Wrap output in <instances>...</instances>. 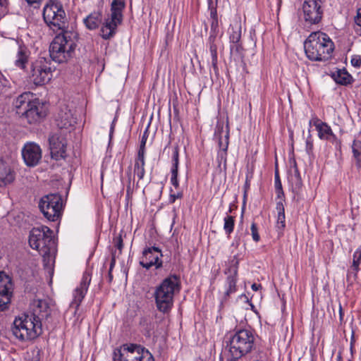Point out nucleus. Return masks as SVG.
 I'll use <instances>...</instances> for the list:
<instances>
[{
    "instance_id": "7",
    "label": "nucleus",
    "mask_w": 361,
    "mask_h": 361,
    "mask_svg": "<svg viewBox=\"0 0 361 361\" xmlns=\"http://www.w3.org/2000/svg\"><path fill=\"white\" fill-rule=\"evenodd\" d=\"M43 18L46 24L53 30H62L67 25V17L63 6L57 0H50L43 9Z\"/></svg>"
},
{
    "instance_id": "2",
    "label": "nucleus",
    "mask_w": 361,
    "mask_h": 361,
    "mask_svg": "<svg viewBox=\"0 0 361 361\" xmlns=\"http://www.w3.org/2000/svg\"><path fill=\"white\" fill-rule=\"evenodd\" d=\"M307 57L313 61H326L331 58L334 44L331 38L324 32H312L304 42Z\"/></svg>"
},
{
    "instance_id": "49",
    "label": "nucleus",
    "mask_w": 361,
    "mask_h": 361,
    "mask_svg": "<svg viewBox=\"0 0 361 361\" xmlns=\"http://www.w3.org/2000/svg\"><path fill=\"white\" fill-rule=\"evenodd\" d=\"M218 19L212 20L211 22V34L210 35H216V30L218 29Z\"/></svg>"
},
{
    "instance_id": "34",
    "label": "nucleus",
    "mask_w": 361,
    "mask_h": 361,
    "mask_svg": "<svg viewBox=\"0 0 361 361\" xmlns=\"http://www.w3.org/2000/svg\"><path fill=\"white\" fill-rule=\"evenodd\" d=\"M224 229L228 235L233 231L235 226V219L232 216L227 215L224 217Z\"/></svg>"
},
{
    "instance_id": "31",
    "label": "nucleus",
    "mask_w": 361,
    "mask_h": 361,
    "mask_svg": "<svg viewBox=\"0 0 361 361\" xmlns=\"http://www.w3.org/2000/svg\"><path fill=\"white\" fill-rule=\"evenodd\" d=\"M145 154H137L135 162L134 173L135 175H137L139 180H142L144 178L145 173Z\"/></svg>"
},
{
    "instance_id": "22",
    "label": "nucleus",
    "mask_w": 361,
    "mask_h": 361,
    "mask_svg": "<svg viewBox=\"0 0 361 361\" xmlns=\"http://www.w3.org/2000/svg\"><path fill=\"white\" fill-rule=\"evenodd\" d=\"M122 20L114 18L113 16L105 19L100 29V35L104 39H110L116 33L117 27L122 23Z\"/></svg>"
},
{
    "instance_id": "62",
    "label": "nucleus",
    "mask_w": 361,
    "mask_h": 361,
    "mask_svg": "<svg viewBox=\"0 0 361 361\" xmlns=\"http://www.w3.org/2000/svg\"><path fill=\"white\" fill-rule=\"evenodd\" d=\"M350 350L353 353V341L350 343Z\"/></svg>"
},
{
    "instance_id": "51",
    "label": "nucleus",
    "mask_w": 361,
    "mask_h": 361,
    "mask_svg": "<svg viewBox=\"0 0 361 361\" xmlns=\"http://www.w3.org/2000/svg\"><path fill=\"white\" fill-rule=\"evenodd\" d=\"M276 209L278 211V214L285 213L283 204L281 201H279L276 203Z\"/></svg>"
},
{
    "instance_id": "57",
    "label": "nucleus",
    "mask_w": 361,
    "mask_h": 361,
    "mask_svg": "<svg viewBox=\"0 0 361 361\" xmlns=\"http://www.w3.org/2000/svg\"><path fill=\"white\" fill-rule=\"evenodd\" d=\"M315 118H317V117H315V118H312L310 121V122H309V126H310V127H311V126H312V125H313V126H314V120Z\"/></svg>"
},
{
    "instance_id": "40",
    "label": "nucleus",
    "mask_w": 361,
    "mask_h": 361,
    "mask_svg": "<svg viewBox=\"0 0 361 361\" xmlns=\"http://www.w3.org/2000/svg\"><path fill=\"white\" fill-rule=\"evenodd\" d=\"M139 357L140 359H138V361H154L152 355L145 349H144V350L141 353V355H139Z\"/></svg>"
},
{
    "instance_id": "52",
    "label": "nucleus",
    "mask_w": 361,
    "mask_h": 361,
    "mask_svg": "<svg viewBox=\"0 0 361 361\" xmlns=\"http://www.w3.org/2000/svg\"><path fill=\"white\" fill-rule=\"evenodd\" d=\"M276 193L277 195L278 198L282 199L284 197V192L283 190V188H275Z\"/></svg>"
},
{
    "instance_id": "16",
    "label": "nucleus",
    "mask_w": 361,
    "mask_h": 361,
    "mask_svg": "<svg viewBox=\"0 0 361 361\" xmlns=\"http://www.w3.org/2000/svg\"><path fill=\"white\" fill-rule=\"evenodd\" d=\"M144 348L135 344L124 345L122 350L115 351L114 353V361H138L139 355L144 350Z\"/></svg>"
},
{
    "instance_id": "23",
    "label": "nucleus",
    "mask_w": 361,
    "mask_h": 361,
    "mask_svg": "<svg viewBox=\"0 0 361 361\" xmlns=\"http://www.w3.org/2000/svg\"><path fill=\"white\" fill-rule=\"evenodd\" d=\"M57 126L61 129H68L75 126L77 118L73 116L71 110L66 108L61 110L56 118Z\"/></svg>"
},
{
    "instance_id": "33",
    "label": "nucleus",
    "mask_w": 361,
    "mask_h": 361,
    "mask_svg": "<svg viewBox=\"0 0 361 361\" xmlns=\"http://www.w3.org/2000/svg\"><path fill=\"white\" fill-rule=\"evenodd\" d=\"M289 182L292 184V185L295 186V188H300L302 185V179L300 177V174L299 170L295 163L293 173H291L288 177Z\"/></svg>"
},
{
    "instance_id": "50",
    "label": "nucleus",
    "mask_w": 361,
    "mask_h": 361,
    "mask_svg": "<svg viewBox=\"0 0 361 361\" xmlns=\"http://www.w3.org/2000/svg\"><path fill=\"white\" fill-rule=\"evenodd\" d=\"M355 22L357 25L361 27V7L358 8L357 11V15L355 18Z\"/></svg>"
},
{
    "instance_id": "56",
    "label": "nucleus",
    "mask_w": 361,
    "mask_h": 361,
    "mask_svg": "<svg viewBox=\"0 0 361 361\" xmlns=\"http://www.w3.org/2000/svg\"><path fill=\"white\" fill-rule=\"evenodd\" d=\"M210 16H211L212 20H214V19H218L216 11H212L211 13H210Z\"/></svg>"
},
{
    "instance_id": "10",
    "label": "nucleus",
    "mask_w": 361,
    "mask_h": 361,
    "mask_svg": "<svg viewBox=\"0 0 361 361\" xmlns=\"http://www.w3.org/2000/svg\"><path fill=\"white\" fill-rule=\"evenodd\" d=\"M322 0H305L302 5L305 22L312 25L319 23L323 16Z\"/></svg>"
},
{
    "instance_id": "20",
    "label": "nucleus",
    "mask_w": 361,
    "mask_h": 361,
    "mask_svg": "<svg viewBox=\"0 0 361 361\" xmlns=\"http://www.w3.org/2000/svg\"><path fill=\"white\" fill-rule=\"evenodd\" d=\"M32 312L30 314L41 322L44 319H47L51 314L49 302L45 299L35 300L32 304Z\"/></svg>"
},
{
    "instance_id": "12",
    "label": "nucleus",
    "mask_w": 361,
    "mask_h": 361,
    "mask_svg": "<svg viewBox=\"0 0 361 361\" xmlns=\"http://www.w3.org/2000/svg\"><path fill=\"white\" fill-rule=\"evenodd\" d=\"M162 256L159 247L154 246L146 247L142 251L140 264L146 269H149L152 267H155L156 269H160L162 267V261L160 259Z\"/></svg>"
},
{
    "instance_id": "8",
    "label": "nucleus",
    "mask_w": 361,
    "mask_h": 361,
    "mask_svg": "<svg viewBox=\"0 0 361 361\" xmlns=\"http://www.w3.org/2000/svg\"><path fill=\"white\" fill-rule=\"evenodd\" d=\"M39 208L47 220L56 221L62 216V197L57 193L44 195L39 202Z\"/></svg>"
},
{
    "instance_id": "24",
    "label": "nucleus",
    "mask_w": 361,
    "mask_h": 361,
    "mask_svg": "<svg viewBox=\"0 0 361 361\" xmlns=\"http://www.w3.org/2000/svg\"><path fill=\"white\" fill-rule=\"evenodd\" d=\"M314 126L318 131V136L322 140H327L334 142L337 140L336 136L334 134L331 127L319 118L314 120Z\"/></svg>"
},
{
    "instance_id": "13",
    "label": "nucleus",
    "mask_w": 361,
    "mask_h": 361,
    "mask_svg": "<svg viewBox=\"0 0 361 361\" xmlns=\"http://www.w3.org/2000/svg\"><path fill=\"white\" fill-rule=\"evenodd\" d=\"M13 295L11 279L4 272H0V311L8 309Z\"/></svg>"
},
{
    "instance_id": "6",
    "label": "nucleus",
    "mask_w": 361,
    "mask_h": 361,
    "mask_svg": "<svg viewBox=\"0 0 361 361\" xmlns=\"http://www.w3.org/2000/svg\"><path fill=\"white\" fill-rule=\"evenodd\" d=\"M255 336L247 329H240L230 338L228 347L232 357L239 359L250 353L254 347Z\"/></svg>"
},
{
    "instance_id": "17",
    "label": "nucleus",
    "mask_w": 361,
    "mask_h": 361,
    "mask_svg": "<svg viewBox=\"0 0 361 361\" xmlns=\"http://www.w3.org/2000/svg\"><path fill=\"white\" fill-rule=\"evenodd\" d=\"M47 113V107L36 99L33 103L23 111V116H25L29 123H35L43 119Z\"/></svg>"
},
{
    "instance_id": "59",
    "label": "nucleus",
    "mask_w": 361,
    "mask_h": 361,
    "mask_svg": "<svg viewBox=\"0 0 361 361\" xmlns=\"http://www.w3.org/2000/svg\"><path fill=\"white\" fill-rule=\"evenodd\" d=\"M128 175L129 178H130V176H131V169H130V167L128 168Z\"/></svg>"
},
{
    "instance_id": "14",
    "label": "nucleus",
    "mask_w": 361,
    "mask_h": 361,
    "mask_svg": "<svg viewBox=\"0 0 361 361\" xmlns=\"http://www.w3.org/2000/svg\"><path fill=\"white\" fill-rule=\"evenodd\" d=\"M228 33L231 54H241L244 49L241 42L242 27L240 22H235L231 24L228 28Z\"/></svg>"
},
{
    "instance_id": "26",
    "label": "nucleus",
    "mask_w": 361,
    "mask_h": 361,
    "mask_svg": "<svg viewBox=\"0 0 361 361\" xmlns=\"http://www.w3.org/2000/svg\"><path fill=\"white\" fill-rule=\"evenodd\" d=\"M102 20V15L99 11H94L90 13L83 20V23L86 27L90 30L97 29L101 24Z\"/></svg>"
},
{
    "instance_id": "15",
    "label": "nucleus",
    "mask_w": 361,
    "mask_h": 361,
    "mask_svg": "<svg viewBox=\"0 0 361 361\" xmlns=\"http://www.w3.org/2000/svg\"><path fill=\"white\" fill-rule=\"evenodd\" d=\"M21 152L24 162L27 166H35L39 164L42 159V149L35 142L25 143Z\"/></svg>"
},
{
    "instance_id": "60",
    "label": "nucleus",
    "mask_w": 361,
    "mask_h": 361,
    "mask_svg": "<svg viewBox=\"0 0 361 361\" xmlns=\"http://www.w3.org/2000/svg\"><path fill=\"white\" fill-rule=\"evenodd\" d=\"M6 1V0H0V5L3 6Z\"/></svg>"
},
{
    "instance_id": "29",
    "label": "nucleus",
    "mask_w": 361,
    "mask_h": 361,
    "mask_svg": "<svg viewBox=\"0 0 361 361\" xmlns=\"http://www.w3.org/2000/svg\"><path fill=\"white\" fill-rule=\"evenodd\" d=\"M29 51L24 46H19L18 51L15 61V65L23 69L28 61Z\"/></svg>"
},
{
    "instance_id": "43",
    "label": "nucleus",
    "mask_w": 361,
    "mask_h": 361,
    "mask_svg": "<svg viewBox=\"0 0 361 361\" xmlns=\"http://www.w3.org/2000/svg\"><path fill=\"white\" fill-rule=\"evenodd\" d=\"M183 196V192H178L177 193H173V190H170V195L169 201L170 203H174L177 199H181Z\"/></svg>"
},
{
    "instance_id": "18",
    "label": "nucleus",
    "mask_w": 361,
    "mask_h": 361,
    "mask_svg": "<svg viewBox=\"0 0 361 361\" xmlns=\"http://www.w3.org/2000/svg\"><path fill=\"white\" fill-rule=\"evenodd\" d=\"M49 143L52 159L58 161L66 158V143L63 138L54 134L49 137Z\"/></svg>"
},
{
    "instance_id": "61",
    "label": "nucleus",
    "mask_w": 361,
    "mask_h": 361,
    "mask_svg": "<svg viewBox=\"0 0 361 361\" xmlns=\"http://www.w3.org/2000/svg\"><path fill=\"white\" fill-rule=\"evenodd\" d=\"M238 359H235V358H233L232 357L231 359L227 360V361H238Z\"/></svg>"
},
{
    "instance_id": "4",
    "label": "nucleus",
    "mask_w": 361,
    "mask_h": 361,
    "mask_svg": "<svg viewBox=\"0 0 361 361\" xmlns=\"http://www.w3.org/2000/svg\"><path fill=\"white\" fill-rule=\"evenodd\" d=\"M73 35L71 32L63 31L54 37L49 47L50 57L53 61L63 63L71 57L76 47Z\"/></svg>"
},
{
    "instance_id": "54",
    "label": "nucleus",
    "mask_w": 361,
    "mask_h": 361,
    "mask_svg": "<svg viewBox=\"0 0 361 361\" xmlns=\"http://www.w3.org/2000/svg\"><path fill=\"white\" fill-rule=\"evenodd\" d=\"M251 288H252V289L253 290L257 291L259 289L262 288V285L261 284L253 283L252 285Z\"/></svg>"
},
{
    "instance_id": "36",
    "label": "nucleus",
    "mask_w": 361,
    "mask_h": 361,
    "mask_svg": "<svg viewBox=\"0 0 361 361\" xmlns=\"http://www.w3.org/2000/svg\"><path fill=\"white\" fill-rule=\"evenodd\" d=\"M361 264V253L360 250H357L353 254V259L352 267L357 273L360 270V264Z\"/></svg>"
},
{
    "instance_id": "55",
    "label": "nucleus",
    "mask_w": 361,
    "mask_h": 361,
    "mask_svg": "<svg viewBox=\"0 0 361 361\" xmlns=\"http://www.w3.org/2000/svg\"><path fill=\"white\" fill-rule=\"evenodd\" d=\"M29 4H40L43 0H25Z\"/></svg>"
},
{
    "instance_id": "1",
    "label": "nucleus",
    "mask_w": 361,
    "mask_h": 361,
    "mask_svg": "<svg viewBox=\"0 0 361 361\" xmlns=\"http://www.w3.org/2000/svg\"><path fill=\"white\" fill-rule=\"evenodd\" d=\"M28 242L30 246L42 256L44 264H49L56 252L53 231L46 226L33 228L30 232Z\"/></svg>"
},
{
    "instance_id": "37",
    "label": "nucleus",
    "mask_w": 361,
    "mask_h": 361,
    "mask_svg": "<svg viewBox=\"0 0 361 361\" xmlns=\"http://www.w3.org/2000/svg\"><path fill=\"white\" fill-rule=\"evenodd\" d=\"M222 137H219V145L221 150L224 152H226L228 146V137H229V129L228 124L226 126V130H225V142H224L221 140Z\"/></svg>"
},
{
    "instance_id": "35",
    "label": "nucleus",
    "mask_w": 361,
    "mask_h": 361,
    "mask_svg": "<svg viewBox=\"0 0 361 361\" xmlns=\"http://www.w3.org/2000/svg\"><path fill=\"white\" fill-rule=\"evenodd\" d=\"M171 161H172V167H171V172H178L179 148H178V145H176L173 148Z\"/></svg>"
},
{
    "instance_id": "25",
    "label": "nucleus",
    "mask_w": 361,
    "mask_h": 361,
    "mask_svg": "<svg viewBox=\"0 0 361 361\" xmlns=\"http://www.w3.org/2000/svg\"><path fill=\"white\" fill-rule=\"evenodd\" d=\"M35 99L34 94L30 92L19 95L14 102L17 113L23 115V111H25Z\"/></svg>"
},
{
    "instance_id": "38",
    "label": "nucleus",
    "mask_w": 361,
    "mask_h": 361,
    "mask_svg": "<svg viewBox=\"0 0 361 361\" xmlns=\"http://www.w3.org/2000/svg\"><path fill=\"white\" fill-rule=\"evenodd\" d=\"M147 137H148V133H147V129H146L145 131L144 132L143 135H142V140H141V142H140V149L138 150L137 154H145V145H146V141H147Z\"/></svg>"
},
{
    "instance_id": "58",
    "label": "nucleus",
    "mask_w": 361,
    "mask_h": 361,
    "mask_svg": "<svg viewBox=\"0 0 361 361\" xmlns=\"http://www.w3.org/2000/svg\"><path fill=\"white\" fill-rule=\"evenodd\" d=\"M109 281H111L113 279V276H112V274H111V271H109Z\"/></svg>"
},
{
    "instance_id": "5",
    "label": "nucleus",
    "mask_w": 361,
    "mask_h": 361,
    "mask_svg": "<svg viewBox=\"0 0 361 361\" xmlns=\"http://www.w3.org/2000/svg\"><path fill=\"white\" fill-rule=\"evenodd\" d=\"M42 332V322L29 314L16 318L12 333L20 341H29L39 336Z\"/></svg>"
},
{
    "instance_id": "41",
    "label": "nucleus",
    "mask_w": 361,
    "mask_h": 361,
    "mask_svg": "<svg viewBox=\"0 0 361 361\" xmlns=\"http://www.w3.org/2000/svg\"><path fill=\"white\" fill-rule=\"evenodd\" d=\"M286 216L285 213L278 214L276 226L279 229L283 230L286 226L285 223Z\"/></svg>"
},
{
    "instance_id": "42",
    "label": "nucleus",
    "mask_w": 361,
    "mask_h": 361,
    "mask_svg": "<svg viewBox=\"0 0 361 361\" xmlns=\"http://www.w3.org/2000/svg\"><path fill=\"white\" fill-rule=\"evenodd\" d=\"M250 229H251V234H252L253 240L255 242H259L260 240V236L258 233V228H257V224L255 222H253L251 224Z\"/></svg>"
},
{
    "instance_id": "19",
    "label": "nucleus",
    "mask_w": 361,
    "mask_h": 361,
    "mask_svg": "<svg viewBox=\"0 0 361 361\" xmlns=\"http://www.w3.org/2000/svg\"><path fill=\"white\" fill-rule=\"evenodd\" d=\"M91 281V278L87 273H85L82 276V280L79 286H78L73 292V299L70 305L71 307H74L75 311L78 309L81 302L85 298L89 285Z\"/></svg>"
},
{
    "instance_id": "30",
    "label": "nucleus",
    "mask_w": 361,
    "mask_h": 361,
    "mask_svg": "<svg viewBox=\"0 0 361 361\" xmlns=\"http://www.w3.org/2000/svg\"><path fill=\"white\" fill-rule=\"evenodd\" d=\"M124 0H113L111 4V16L114 18H119L123 20V11L125 8Z\"/></svg>"
},
{
    "instance_id": "45",
    "label": "nucleus",
    "mask_w": 361,
    "mask_h": 361,
    "mask_svg": "<svg viewBox=\"0 0 361 361\" xmlns=\"http://www.w3.org/2000/svg\"><path fill=\"white\" fill-rule=\"evenodd\" d=\"M306 152L310 155L313 151V142L312 140L311 135L308 136L306 140Z\"/></svg>"
},
{
    "instance_id": "53",
    "label": "nucleus",
    "mask_w": 361,
    "mask_h": 361,
    "mask_svg": "<svg viewBox=\"0 0 361 361\" xmlns=\"http://www.w3.org/2000/svg\"><path fill=\"white\" fill-rule=\"evenodd\" d=\"M115 264H116V253H112V257H111L110 267H109L110 271H112L113 268L115 266Z\"/></svg>"
},
{
    "instance_id": "28",
    "label": "nucleus",
    "mask_w": 361,
    "mask_h": 361,
    "mask_svg": "<svg viewBox=\"0 0 361 361\" xmlns=\"http://www.w3.org/2000/svg\"><path fill=\"white\" fill-rule=\"evenodd\" d=\"M332 78L336 83L343 85L350 84L353 80L352 76L345 69L337 70L333 73Z\"/></svg>"
},
{
    "instance_id": "63",
    "label": "nucleus",
    "mask_w": 361,
    "mask_h": 361,
    "mask_svg": "<svg viewBox=\"0 0 361 361\" xmlns=\"http://www.w3.org/2000/svg\"><path fill=\"white\" fill-rule=\"evenodd\" d=\"M360 253H361V250H360Z\"/></svg>"
},
{
    "instance_id": "21",
    "label": "nucleus",
    "mask_w": 361,
    "mask_h": 361,
    "mask_svg": "<svg viewBox=\"0 0 361 361\" xmlns=\"http://www.w3.org/2000/svg\"><path fill=\"white\" fill-rule=\"evenodd\" d=\"M16 176L13 168L6 161L0 159V188L12 184Z\"/></svg>"
},
{
    "instance_id": "11",
    "label": "nucleus",
    "mask_w": 361,
    "mask_h": 361,
    "mask_svg": "<svg viewBox=\"0 0 361 361\" xmlns=\"http://www.w3.org/2000/svg\"><path fill=\"white\" fill-rule=\"evenodd\" d=\"M239 259L237 256H233L228 261V267L225 269L224 274L228 275L226 281V290L224 298L227 299L230 295L237 290L238 270Z\"/></svg>"
},
{
    "instance_id": "27",
    "label": "nucleus",
    "mask_w": 361,
    "mask_h": 361,
    "mask_svg": "<svg viewBox=\"0 0 361 361\" xmlns=\"http://www.w3.org/2000/svg\"><path fill=\"white\" fill-rule=\"evenodd\" d=\"M209 52L212 56V66L216 73H218V56H217V49L218 45L216 43V35H210L208 39Z\"/></svg>"
},
{
    "instance_id": "32",
    "label": "nucleus",
    "mask_w": 361,
    "mask_h": 361,
    "mask_svg": "<svg viewBox=\"0 0 361 361\" xmlns=\"http://www.w3.org/2000/svg\"><path fill=\"white\" fill-rule=\"evenodd\" d=\"M352 151L358 170L361 169V140L355 139L352 144Z\"/></svg>"
},
{
    "instance_id": "9",
    "label": "nucleus",
    "mask_w": 361,
    "mask_h": 361,
    "mask_svg": "<svg viewBox=\"0 0 361 361\" xmlns=\"http://www.w3.org/2000/svg\"><path fill=\"white\" fill-rule=\"evenodd\" d=\"M51 60L44 57H39L30 66L29 78L35 85H43L52 78L53 70L51 66Z\"/></svg>"
},
{
    "instance_id": "39",
    "label": "nucleus",
    "mask_w": 361,
    "mask_h": 361,
    "mask_svg": "<svg viewBox=\"0 0 361 361\" xmlns=\"http://www.w3.org/2000/svg\"><path fill=\"white\" fill-rule=\"evenodd\" d=\"M113 243L115 247L119 250V255L121 254L123 247V238L120 234L118 236H116L113 239Z\"/></svg>"
},
{
    "instance_id": "46",
    "label": "nucleus",
    "mask_w": 361,
    "mask_h": 361,
    "mask_svg": "<svg viewBox=\"0 0 361 361\" xmlns=\"http://www.w3.org/2000/svg\"><path fill=\"white\" fill-rule=\"evenodd\" d=\"M224 122L218 121L216 126L215 135L218 136V137H222V134L224 133Z\"/></svg>"
},
{
    "instance_id": "48",
    "label": "nucleus",
    "mask_w": 361,
    "mask_h": 361,
    "mask_svg": "<svg viewBox=\"0 0 361 361\" xmlns=\"http://www.w3.org/2000/svg\"><path fill=\"white\" fill-rule=\"evenodd\" d=\"M351 64L354 67L360 68L361 66V57L357 55L353 56L351 59Z\"/></svg>"
},
{
    "instance_id": "47",
    "label": "nucleus",
    "mask_w": 361,
    "mask_h": 361,
    "mask_svg": "<svg viewBox=\"0 0 361 361\" xmlns=\"http://www.w3.org/2000/svg\"><path fill=\"white\" fill-rule=\"evenodd\" d=\"M178 175V172H171V183L176 188H178L179 187Z\"/></svg>"
},
{
    "instance_id": "3",
    "label": "nucleus",
    "mask_w": 361,
    "mask_h": 361,
    "mask_svg": "<svg viewBox=\"0 0 361 361\" xmlns=\"http://www.w3.org/2000/svg\"><path fill=\"white\" fill-rule=\"evenodd\" d=\"M180 290V280L176 275H171L156 287L153 294L157 310L163 313H168L173 304L176 291Z\"/></svg>"
},
{
    "instance_id": "44",
    "label": "nucleus",
    "mask_w": 361,
    "mask_h": 361,
    "mask_svg": "<svg viewBox=\"0 0 361 361\" xmlns=\"http://www.w3.org/2000/svg\"><path fill=\"white\" fill-rule=\"evenodd\" d=\"M274 185L275 188H282L281 181L279 176V172L277 167V165L276 166L275 171H274Z\"/></svg>"
}]
</instances>
